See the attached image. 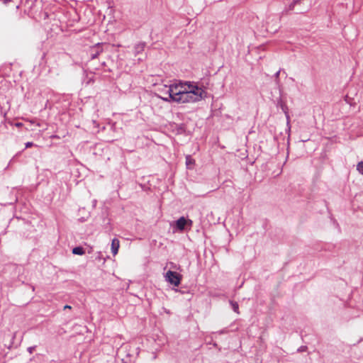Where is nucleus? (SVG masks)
<instances>
[{
  "label": "nucleus",
  "mask_w": 363,
  "mask_h": 363,
  "mask_svg": "<svg viewBox=\"0 0 363 363\" xmlns=\"http://www.w3.org/2000/svg\"><path fill=\"white\" fill-rule=\"evenodd\" d=\"M175 102L191 104L201 101L206 96L205 90L194 83L185 82L177 84Z\"/></svg>",
  "instance_id": "f257e3e1"
},
{
  "label": "nucleus",
  "mask_w": 363,
  "mask_h": 363,
  "mask_svg": "<svg viewBox=\"0 0 363 363\" xmlns=\"http://www.w3.org/2000/svg\"><path fill=\"white\" fill-rule=\"evenodd\" d=\"M177 84L171 85H162L158 88L159 96L165 101H174L176 99Z\"/></svg>",
  "instance_id": "f03ea898"
},
{
  "label": "nucleus",
  "mask_w": 363,
  "mask_h": 363,
  "mask_svg": "<svg viewBox=\"0 0 363 363\" xmlns=\"http://www.w3.org/2000/svg\"><path fill=\"white\" fill-rule=\"evenodd\" d=\"M164 277L167 281L174 286H179L181 283L182 276L176 272L169 270L166 273Z\"/></svg>",
  "instance_id": "7ed1b4c3"
},
{
  "label": "nucleus",
  "mask_w": 363,
  "mask_h": 363,
  "mask_svg": "<svg viewBox=\"0 0 363 363\" xmlns=\"http://www.w3.org/2000/svg\"><path fill=\"white\" fill-rule=\"evenodd\" d=\"M191 220H186L184 217H181L177 220L176 226L179 230H183L187 224L191 225Z\"/></svg>",
  "instance_id": "20e7f679"
},
{
  "label": "nucleus",
  "mask_w": 363,
  "mask_h": 363,
  "mask_svg": "<svg viewBox=\"0 0 363 363\" xmlns=\"http://www.w3.org/2000/svg\"><path fill=\"white\" fill-rule=\"evenodd\" d=\"M101 43H97L94 46L91 48V58L95 59L103 51L102 48H101Z\"/></svg>",
  "instance_id": "39448f33"
},
{
  "label": "nucleus",
  "mask_w": 363,
  "mask_h": 363,
  "mask_svg": "<svg viewBox=\"0 0 363 363\" xmlns=\"http://www.w3.org/2000/svg\"><path fill=\"white\" fill-rule=\"evenodd\" d=\"M120 247V241L117 238H113L111 241V252L113 256H116Z\"/></svg>",
  "instance_id": "423d86ee"
},
{
  "label": "nucleus",
  "mask_w": 363,
  "mask_h": 363,
  "mask_svg": "<svg viewBox=\"0 0 363 363\" xmlns=\"http://www.w3.org/2000/svg\"><path fill=\"white\" fill-rule=\"evenodd\" d=\"M195 164V160L190 156L186 157V164L189 168H191Z\"/></svg>",
  "instance_id": "0eeeda50"
},
{
  "label": "nucleus",
  "mask_w": 363,
  "mask_h": 363,
  "mask_svg": "<svg viewBox=\"0 0 363 363\" xmlns=\"http://www.w3.org/2000/svg\"><path fill=\"white\" fill-rule=\"evenodd\" d=\"M72 253L74 255H83L85 253V251L82 247H76L72 249Z\"/></svg>",
  "instance_id": "6e6552de"
},
{
  "label": "nucleus",
  "mask_w": 363,
  "mask_h": 363,
  "mask_svg": "<svg viewBox=\"0 0 363 363\" xmlns=\"http://www.w3.org/2000/svg\"><path fill=\"white\" fill-rule=\"evenodd\" d=\"M357 169L360 174H363V162H360L357 164Z\"/></svg>",
  "instance_id": "1a4fd4ad"
},
{
  "label": "nucleus",
  "mask_w": 363,
  "mask_h": 363,
  "mask_svg": "<svg viewBox=\"0 0 363 363\" xmlns=\"http://www.w3.org/2000/svg\"><path fill=\"white\" fill-rule=\"evenodd\" d=\"M232 306L234 311L237 313H239L238 304L237 303H232Z\"/></svg>",
  "instance_id": "9d476101"
},
{
  "label": "nucleus",
  "mask_w": 363,
  "mask_h": 363,
  "mask_svg": "<svg viewBox=\"0 0 363 363\" xmlns=\"http://www.w3.org/2000/svg\"><path fill=\"white\" fill-rule=\"evenodd\" d=\"M33 143L28 142V143H26V147H27V148L28 147H30L31 146H33Z\"/></svg>",
  "instance_id": "9b49d317"
},
{
  "label": "nucleus",
  "mask_w": 363,
  "mask_h": 363,
  "mask_svg": "<svg viewBox=\"0 0 363 363\" xmlns=\"http://www.w3.org/2000/svg\"><path fill=\"white\" fill-rule=\"evenodd\" d=\"M28 350L29 353L31 354L34 350V347H28Z\"/></svg>",
  "instance_id": "f8f14e48"
},
{
  "label": "nucleus",
  "mask_w": 363,
  "mask_h": 363,
  "mask_svg": "<svg viewBox=\"0 0 363 363\" xmlns=\"http://www.w3.org/2000/svg\"><path fill=\"white\" fill-rule=\"evenodd\" d=\"M15 125H16V127H21L23 125H22V123H16V124H15Z\"/></svg>",
  "instance_id": "ddd939ff"
},
{
  "label": "nucleus",
  "mask_w": 363,
  "mask_h": 363,
  "mask_svg": "<svg viewBox=\"0 0 363 363\" xmlns=\"http://www.w3.org/2000/svg\"><path fill=\"white\" fill-rule=\"evenodd\" d=\"M70 308L71 307L69 306H67V305L65 306V308Z\"/></svg>",
  "instance_id": "4468645a"
}]
</instances>
